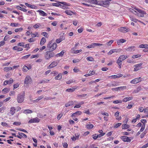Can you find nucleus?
I'll use <instances>...</instances> for the list:
<instances>
[{"mask_svg":"<svg viewBox=\"0 0 148 148\" xmlns=\"http://www.w3.org/2000/svg\"><path fill=\"white\" fill-rule=\"evenodd\" d=\"M88 1L92 3L102 6L104 7H108L109 6L110 1L111 0H88Z\"/></svg>","mask_w":148,"mask_h":148,"instance_id":"1","label":"nucleus"},{"mask_svg":"<svg viewBox=\"0 0 148 148\" xmlns=\"http://www.w3.org/2000/svg\"><path fill=\"white\" fill-rule=\"evenodd\" d=\"M137 11H135L133 9H131L130 11L132 12L136 15L140 17H143L144 16V15L146 14L145 11L139 9L138 8L135 7L134 8Z\"/></svg>","mask_w":148,"mask_h":148,"instance_id":"2","label":"nucleus"},{"mask_svg":"<svg viewBox=\"0 0 148 148\" xmlns=\"http://www.w3.org/2000/svg\"><path fill=\"white\" fill-rule=\"evenodd\" d=\"M128 56L123 55L120 56L116 60V63L118 64L119 68H121L122 66V62L128 58Z\"/></svg>","mask_w":148,"mask_h":148,"instance_id":"3","label":"nucleus"},{"mask_svg":"<svg viewBox=\"0 0 148 148\" xmlns=\"http://www.w3.org/2000/svg\"><path fill=\"white\" fill-rule=\"evenodd\" d=\"M55 54L54 52L49 51H46L44 53V58L46 60H49L54 57Z\"/></svg>","mask_w":148,"mask_h":148,"instance_id":"4","label":"nucleus"},{"mask_svg":"<svg viewBox=\"0 0 148 148\" xmlns=\"http://www.w3.org/2000/svg\"><path fill=\"white\" fill-rule=\"evenodd\" d=\"M57 45L56 42H53L51 40L49 42L47 45V47L50 51H53L56 49Z\"/></svg>","mask_w":148,"mask_h":148,"instance_id":"5","label":"nucleus"},{"mask_svg":"<svg viewBox=\"0 0 148 148\" xmlns=\"http://www.w3.org/2000/svg\"><path fill=\"white\" fill-rule=\"evenodd\" d=\"M25 94H19L17 96V102L19 103H21L23 102L24 99Z\"/></svg>","mask_w":148,"mask_h":148,"instance_id":"6","label":"nucleus"},{"mask_svg":"<svg viewBox=\"0 0 148 148\" xmlns=\"http://www.w3.org/2000/svg\"><path fill=\"white\" fill-rule=\"evenodd\" d=\"M60 62V60H56L53 61L49 66L48 68L51 69L56 66Z\"/></svg>","mask_w":148,"mask_h":148,"instance_id":"7","label":"nucleus"},{"mask_svg":"<svg viewBox=\"0 0 148 148\" xmlns=\"http://www.w3.org/2000/svg\"><path fill=\"white\" fill-rule=\"evenodd\" d=\"M120 32L123 33H126L130 31V29L127 27H121L118 29Z\"/></svg>","mask_w":148,"mask_h":148,"instance_id":"8","label":"nucleus"},{"mask_svg":"<svg viewBox=\"0 0 148 148\" xmlns=\"http://www.w3.org/2000/svg\"><path fill=\"white\" fill-rule=\"evenodd\" d=\"M142 80L140 77L135 78L133 79L130 82L131 83L133 84H136L141 81Z\"/></svg>","mask_w":148,"mask_h":148,"instance_id":"9","label":"nucleus"},{"mask_svg":"<svg viewBox=\"0 0 148 148\" xmlns=\"http://www.w3.org/2000/svg\"><path fill=\"white\" fill-rule=\"evenodd\" d=\"M61 4L65 5H67V3L64 2L58 1V3H53L52 5L54 6L58 7L59 6H60Z\"/></svg>","mask_w":148,"mask_h":148,"instance_id":"10","label":"nucleus"},{"mask_svg":"<svg viewBox=\"0 0 148 148\" xmlns=\"http://www.w3.org/2000/svg\"><path fill=\"white\" fill-rule=\"evenodd\" d=\"M121 139L125 142H130L131 141L130 138L126 136H122L121 137Z\"/></svg>","mask_w":148,"mask_h":148,"instance_id":"11","label":"nucleus"},{"mask_svg":"<svg viewBox=\"0 0 148 148\" xmlns=\"http://www.w3.org/2000/svg\"><path fill=\"white\" fill-rule=\"evenodd\" d=\"M143 64V63H140L135 65L134 66V71H137L141 69V66Z\"/></svg>","mask_w":148,"mask_h":148,"instance_id":"12","label":"nucleus"},{"mask_svg":"<svg viewBox=\"0 0 148 148\" xmlns=\"http://www.w3.org/2000/svg\"><path fill=\"white\" fill-rule=\"evenodd\" d=\"M40 121V119L37 117L31 119L28 121L29 123H38Z\"/></svg>","mask_w":148,"mask_h":148,"instance_id":"13","label":"nucleus"},{"mask_svg":"<svg viewBox=\"0 0 148 148\" xmlns=\"http://www.w3.org/2000/svg\"><path fill=\"white\" fill-rule=\"evenodd\" d=\"M102 45H103L101 44L93 43H92L90 45L88 46L87 47V48H94L95 47H96V46H101Z\"/></svg>","mask_w":148,"mask_h":148,"instance_id":"14","label":"nucleus"},{"mask_svg":"<svg viewBox=\"0 0 148 148\" xmlns=\"http://www.w3.org/2000/svg\"><path fill=\"white\" fill-rule=\"evenodd\" d=\"M127 89V87L126 86H122L116 88H112V90L113 91L115 90L116 91H118L119 90H125Z\"/></svg>","mask_w":148,"mask_h":148,"instance_id":"15","label":"nucleus"},{"mask_svg":"<svg viewBox=\"0 0 148 148\" xmlns=\"http://www.w3.org/2000/svg\"><path fill=\"white\" fill-rule=\"evenodd\" d=\"M80 135V134L79 133L75 134V136H73L71 138L72 140L75 141L77 140H78Z\"/></svg>","mask_w":148,"mask_h":148,"instance_id":"16","label":"nucleus"},{"mask_svg":"<svg viewBox=\"0 0 148 148\" xmlns=\"http://www.w3.org/2000/svg\"><path fill=\"white\" fill-rule=\"evenodd\" d=\"M65 39V37L64 36H60V38H57L56 40V43L58 44L59 43L63 40H64Z\"/></svg>","mask_w":148,"mask_h":148,"instance_id":"17","label":"nucleus"},{"mask_svg":"<svg viewBox=\"0 0 148 148\" xmlns=\"http://www.w3.org/2000/svg\"><path fill=\"white\" fill-rule=\"evenodd\" d=\"M78 86H75L71 88H68L66 90V92H73L75 89L77 88Z\"/></svg>","mask_w":148,"mask_h":148,"instance_id":"18","label":"nucleus"},{"mask_svg":"<svg viewBox=\"0 0 148 148\" xmlns=\"http://www.w3.org/2000/svg\"><path fill=\"white\" fill-rule=\"evenodd\" d=\"M31 68L32 66L30 64H29L28 66L25 65L23 67V71L24 72H26Z\"/></svg>","mask_w":148,"mask_h":148,"instance_id":"19","label":"nucleus"},{"mask_svg":"<svg viewBox=\"0 0 148 148\" xmlns=\"http://www.w3.org/2000/svg\"><path fill=\"white\" fill-rule=\"evenodd\" d=\"M16 109L14 107H12L10 108V112L8 113L10 116H12L15 113Z\"/></svg>","mask_w":148,"mask_h":148,"instance_id":"20","label":"nucleus"},{"mask_svg":"<svg viewBox=\"0 0 148 148\" xmlns=\"http://www.w3.org/2000/svg\"><path fill=\"white\" fill-rule=\"evenodd\" d=\"M31 80L32 79L30 77L28 76H27L25 79L24 83L26 84H28L29 82H31Z\"/></svg>","mask_w":148,"mask_h":148,"instance_id":"21","label":"nucleus"},{"mask_svg":"<svg viewBox=\"0 0 148 148\" xmlns=\"http://www.w3.org/2000/svg\"><path fill=\"white\" fill-rule=\"evenodd\" d=\"M13 49L17 50L18 51H20L23 50V49L21 47H20L18 46H16L13 47Z\"/></svg>","mask_w":148,"mask_h":148,"instance_id":"22","label":"nucleus"},{"mask_svg":"<svg viewBox=\"0 0 148 148\" xmlns=\"http://www.w3.org/2000/svg\"><path fill=\"white\" fill-rule=\"evenodd\" d=\"M37 12H38L39 13V14L41 16H46L47 15V14L42 10H38L37 11Z\"/></svg>","mask_w":148,"mask_h":148,"instance_id":"23","label":"nucleus"},{"mask_svg":"<svg viewBox=\"0 0 148 148\" xmlns=\"http://www.w3.org/2000/svg\"><path fill=\"white\" fill-rule=\"evenodd\" d=\"M16 8L17 9L23 11L24 12H26L27 11V9L23 8H22L19 5H16Z\"/></svg>","mask_w":148,"mask_h":148,"instance_id":"24","label":"nucleus"},{"mask_svg":"<svg viewBox=\"0 0 148 148\" xmlns=\"http://www.w3.org/2000/svg\"><path fill=\"white\" fill-rule=\"evenodd\" d=\"M126 41V40L124 39L118 40L117 41V44L118 45H120L121 43H124Z\"/></svg>","mask_w":148,"mask_h":148,"instance_id":"25","label":"nucleus"},{"mask_svg":"<svg viewBox=\"0 0 148 148\" xmlns=\"http://www.w3.org/2000/svg\"><path fill=\"white\" fill-rule=\"evenodd\" d=\"M25 4L26 6L32 9H36L37 8V6L35 5H31L27 3H25Z\"/></svg>","mask_w":148,"mask_h":148,"instance_id":"26","label":"nucleus"},{"mask_svg":"<svg viewBox=\"0 0 148 148\" xmlns=\"http://www.w3.org/2000/svg\"><path fill=\"white\" fill-rule=\"evenodd\" d=\"M93 127V125L90 123H88L86 125V127L88 129H92Z\"/></svg>","mask_w":148,"mask_h":148,"instance_id":"27","label":"nucleus"},{"mask_svg":"<svg viewBox=\"0 0 148 148\" xmlns=\"http://www.w3.org/2000/svg\"><path fill=\"white\" fill-rule=\"evenodd\" d=\"M134 46L130 47L126 49V50L127 51L132 52L134 50Z\"/></svg>","mask_w":148,"mask_h":148,"instance_id":"28","label":"nucleus"},{"mask_svg":"<svg viewBox=\"0 0 148 148\" xmlns=\"http://www.w3.org/2000/svg\"><path fill=\"white\" fill-rule=\"evenodd\" d=\"M64 13L69 15H72L74 14V13L73 12L70 10H66L65 11Z\"/></svg>","mask_w":148,"mask_h":148,"instance_id":"29","label":"nucleus"},{"mask_svg":"<svg viewBox=\"0 0 148 148\" xmlns=\"http://www.w3.org/2000/svg\"><path fill=\"white\" fill-rule=\"evenodd\" d=\"M133 99V97H127L124 98L123 99V101L124 102H126L128 101L131 100Z\"/></svg>","mask_w":148,"mask_h":148,"instance_id":"30","label":"nucleus"},{"mask_svg":"<svg viewBox=\"0 0 148 148\" xmlns=\"http://www.w3.org/2000/svg\"><path fill=\"white\" fill-rule=\"evenodd\" d=\"M46 42V39L45 37H43L42 38L40 42V45H44Z\"/></svg>","mask_w":148,"mask_h":148,"instance_id":"31","label":"nucleus"},{"mask_svg":"<svg viewBox=\"0 0 148 148\" xmlns=\"http://www.w3.org/2000/svg\"><path fill=\"white\" fill-rule=\"evenodd\" d=\"M139 48H147L148 49V45L147 44H140L139 46Z\"/></svg>","mask_w":148,"mask_h":148,"instance_id":"32","label":"nucleus"},{"mask_svg":"<svg viewBox=\"0 0 148 148\" xmlns=\"http://www.w3.org/2000/svg\"><path fill=\"white\" fill-rule=\"evenodd\" d=\"M82 113V112L81 111H77L76 112L73 113L72 114L71 116L72 117L75 116V115H80Z\"/></svg>","mask_w":148,"mask_h":148,"instance_id":"33","label":"nucleus"},{"mask_svg":"<svg viewBox=\"0 0 148 148\" xmlns=\"http://www.w3.org/2000/svg\"><path fill=\"white\" fill-rule=\"evenodd\" d=\"M10 89L9 88H3L2 90V92L4 94H6L10 91Z\"/></svg>","mask_w":148,"mask_h":148,"instance_id":"34","label":"nucleus"},{"mask_svg":"<svg viewBox=\"0 0 148 148\" xmlns=\"http://www.w3.org/2000/svg\"><path fill=\"white\" fill-rule=\"evenodd\" d=\"M62 75L61 73H59L55 77V79L56 80H60L62 78Z\"/></svg>","mask_w":148,"mask_h":148,"instance_id":"35","label":"nucleus"},{"mask_svg":"<svg viewBox=\"0 0 148 148\" xmlns=\"http://www.w3.org/2000/svg\"><path fill=\"white\" fill-rule=\"evenodd\" d=\"M73 104L74 102L73 101H70L65 104V106L67 107L73 105Z\"/></svg>","mask_w":148,"mask_h":148,"instance_id":"36","label":"nucleus"},{"mask_svg":"<svg viewBox=\"0 0 148 148\" xmlns=\"http://www.w3.org/2000/svg\"><path fill=\"white\" fill-rule=\"evenodd\" d=\"M32 112H33L32 110L29 109H27L24 110L23 112V113L25 114H28L32 113Z\"/></svg>","mask_w":148,"mask_h":148,"instance_id":"37","label":"nucleus"},{"mask_svg":"<svg viewBox=\"0 0 148 148\" xmlns=\"http://www.w3.org/2000/svg\"><path fill=\"white\" fill-rule=\"evenodd\" d=\"M31 36L33 38H35L36 37H38L39 36V34L37 32H36L34 34H31Z\"/></svg>","mask_w":148,"mask_h":148,"instance_id":"38","label":"nucleus"},{"mask_svg":"<svg viewBox=\"0 0 148 148\" xmlns=\"http://www.w3.org/2000/svg\"><path fill=\"white\" fill-rule=\"evenodd\" d=\"M44 97L43 95L41 96H40L38 98H37L36 99L33 100V101L34 102H36L38 101H39L42 99Z\"/></svg>","mask_w":148,"mask_h":148,"instance_id":"39","label":"nucleus"},{"mask_svg":"<svg viewBox=\"0 0 148 148\" xmlns=\"http://www.w3.org/2000/svg\"><path fill=\"white\" fill-rule=\"evenodd\" d=\"M130 127V125L126 124H125L122 125V129H126L129 128Z\"/></svg>","mask_w":148,"mask_h":148,"instance_id":"40","label":"nucleus"},{"mask_svg":"<svg viewBox=\"0 0 148 148\" xmlns=\"http://www.w3.org/2000/svg\"><path fill=\"white\" fill-rule=\"evenodd\" d=\"M112 49L114 53H120L122 51L121 49Z\"/></svg>","mask_w":148,"mask_h":148,"instance_id":"41","label":"nucleus"},{"mask_svg":"<svg viewBox=\"0 0 148 148\" xmlns=\"http://www.w3.org/2000/svg\"><path fill=\"white\" fill-rule=\"evenodd\" d=\"M12 68L11 67H5L4 68L3 70L4 71L8 72L12 69Z\"/></svg>","mask_w":148,"mask_h":148,"instance_id":"42","label":"nucleus"},{"mask_svg":"<svg viewBox=\"0 0 148 148\" xmlns=\"http://www.w3.org/2000/svg\"><path fill=\"white\" fill-rule=\"evenodd\" d=\"M41 26V25L40 23H38L36 24L33 25V27L35 29H36L39 27Z\"/></svg>","mask_w":148,"mask_h":148,"instance_id":"43","label":"nucleus"},{"mask_svg":"<svg viewBox=\"0 0 148 148\" xmlns=\"http://www.w3.org/2000/svg\"><path fill=\"white\" fill-rule=\"evenodd\" d=\"M64 51H62L60 53L56 54V56L57 57L62 56L64 55Z\"/></svg>","mask_w":148,"mask_h":148,"instance_id":"44","label":"nucleus"},{"mask_svg":"<svg viewBox=\"0 0 148 148\" xmlns=\"http://www.w3.org/2000/svg\"><path fill=\"white\" fill-rule=\"evenodd\" d=\"M23 30V28L22 27H21L18 28H16L14 29V31L16 32H21Z\"/></svg>","mask_w":148,"mask_h":148,"instance_id":"45","label":"nucleus"},{"mask_svg":"<svg viewBox=\"0 0 148 148\" xmlns=\"http://www.w3.org/2000/svg\"><path fill=\"white\" fill-rule=\"evenodd\" d=\"M141 56V55L140 54H137V55H134L132 56V58L133 59H135L139 58Z\"/></svg>","mask_w":148,"mask_h":148,"instance_id":"46","label":"nucleus"},{"mask_svg":"<svg viewBox=\"0 0 148 148\" xmlns=\"http://www.w3.org/2000/svg\"><path fill=\"white\" fill-rule=\"evenodd\" d=\"M122 102V101L121 100H116L115 101H113V103L114 104H118L121 103Z\"/></svg>","mask_w":148,"mask_h":148,"instance_id":"47","label":"nucleus"},{"mask_svg":"<svg viewBox=\"0 0 148 148\" xmlns=\"http://www.w3.org/2000/svg\"><path fill=\"white\" fill-rule=\"evenodd\" d=\"M146 133L147 132L145 131L143 132L140 135V138H143V137L145 135Z\"/></svg>","mask_w":148,"mask_h":148,"instance_id":"48","label":"nucleus"},{"mask_svg":"<svg viewBox=\"0 0 148 148\" xmlns=\"http://www.w3.org/2000/svg\"><path fill=\"white\" fill-rule=\"evenodd\" d=\"M19 25V24L18 23H11L10 25L12 27H17Z\"/></svg>","mask_w":148,"mask_h":148,"instance_id":"49","label":"nucleus"},{"mask_svg":"<svg viewBox=\"0 0 148 148\" xmlns=\"http://www.w3.org/2000/svg\"><path fill=\"white\" fill-rule=\"evenodd\" d=\"M130 18L132 21L136 23L137 21H139L138 20L135 18H134L132 16H130Z\"/></svg>","mask_w":148,"mask_h":148,"instance_id":"50","label":"nucleus"},{"mask_svg":"<svg viewBox=\"0 0 148 148\" xmlns=\"http://www.w3.org/2000/svg\"><path fill=\"white\" fill-rule=\"evenodd\" d=\"M49 81V80L48 79H44L43 80H42L40 82H39V83L40 84H42L44 83H48Z\"/></svg>","mask_w":148,"mask_h":148,"instance_id":"51","label":"nucleus"},{"mask_svg":"<svg viewBox=\"0 0 148 148\" xmlns=\"http://www.w3.org/2000/svg\"><path fill=\"white\" fill-rule=\"evenodd\" d=\"M35 41V40L33 37L30 38L28 40V41L29 42H34Z\"/></svg>","mask_w":148,"mask_h":148,"instance_id":"52","label":"nucleus"},{"mask_svg":"<svg viewBox=\"0 0 148 148\" xmlns=\"http://www.w3.org/2000/svg\"><path fill=\"white\" fill-rule=\"evenodd\" d=\"M121 125V123H118L114 125V128H117L119 127Z\"/></svg>","mask_w":148,"mask_h":148,"instance_id":"53","label":"nucleus"},{"mask_svg":"<svg viewBox=\"0 0 148 148\" xmlns=\"http://www.w3.org/2000/svg\"><path fill=\"white\" fill-rule=\"evenodd\" d=\"M63 114L62 113H60L58 115L57 117V119L58 120H59L62 117V116H63Z\"/></svg>","mask_w":148,"mask_h":148,"instance_id":"54","label":"nucleus"},{"mask_svg":"<svg viewBox=\"0 0 148 148\" xmlns=\"http://www.w3.org/2000/svg\"><path fill=\"white\" fill-rule=\"evenodd\" d=\"M86 59L87 60L90 61H94V59L92 57H88L86 58Z\"/></svg>","mask_w":148,"mask_h":148,"instance_id":"55","label":"nucleus"},{"mask_svg":"<svg viewBox=\"0 0 148 148\" xmlns=\"http://www.w3.org/2000/svg\"><path fill=\"white\" fill-rule=\"evenodd\" d=\"M92 138L94 140H96L97 139V138H98L97 136V134H93L92 135Z\"/></svg>","mask_w":148,"mask_h":148,"instance_id":"56","label":"nucleus"},{"mask_svg":"<svg viewBox=\"0 0 148 148\" xmlns=\"http://www.w3.org/2000/svg\"><path fill=\"white\" fill-rule=\"evenodd\" d=\"M68 5V4H67V5ZM66 5H61V6H60V7L61 8H62V9H68V7L66 6Z\"/></svg>","mask_w":148,"mask_h":148,"instance_id":"57","label":"nucleus"},{"mask_svg":"<svg viewBox=\"0 0 148 148\" xmlns=\"http://www.w3.org/2000/svg\"><path fill=\"white\" fill-rule=\"evenodd\" d=\"M58 73L56 71H53L51 73V74L55 76L58 74Z\"/></svg>","mask_w":148,"mask_h":148,"instance_id":"58","label":"nucleus"},{"mask_svg":"<svg viewBox=\"0 0 148 148\" xmlns=\"http://www.w3.org/2000/svg\"><path fill=\"white\" fill-rule=\"evenodd\" d=\"M138 110L140 112H143V111H144V109L142 107H140L138 108Z\"/></svg>","mask_w":148,"mask_h":148,"instance_id":"59","label":"nucleus"},{"mask_svg":"<svg viewBox=\"0 0 148 148\" xmlns=\"http://www.w3.org/2000/svg\"><path fill=\"white\" fill-rule=\"evenodd\" d=\"M42 34L45 37L48 38V34L45 32H42Z\"/></svg>","mask_w":148,"mask_h":148,"instance_id":"60","label":"nucleus"},{"mask_svg":"<svg viewBox=\"0 0 148 148\" xmlns=\"http://www.w3.org/2000/svg\"><path fill=\"white\" fill-rule=\"evenodd\" d=\"M145 124L143 125H142L141 127L140 130V132H143L145 129Z\"/></svg>","mask_w":148,"mask_h":148,"instance_id":"61","label":"nucleus"},{"mask_svg":"<svg viewBox=\"0 0 148 148\" xmlns=\"http://www.w3.org/2000/svg\"><path fill=\"white\" fill-rule=\"evenodd\" d=\"M114 41L113 40H111L109 42H108L106 43V45L108 46H110L112 43H113Z\"/></svg>","mask_w":148,"mask_h":148,"instance_id":"62","label":"nucleus"},{"mask_svg":"<svg viewBox=\"0 0 148 148\" xmlns=\"http://www.w3.org/2000/svg\"><path fill=\"white\" fill-rule=\"evenodd\" d=\"M21 124V123L20 122H14L13 123V125H16V126L19 125Z\"/></svg>","mask_w":148,"mask_h":148,"instance_id":"63","label":"nucleus"},{"mask_svg":"<svg viewBox=\"0 0 148 148\" xmlns=\"http://www.w3.org/2000/svg\"><path fill=\"white\" fill-rule=\"evenodd\" d=\"M7 82H8V84H10L13 82V80L12 78H10L9 80H7Z\"/></svg>","mask_w":148,"mask_h":148,"instance_id":"64","label":"nucleus"}]
</instances>
